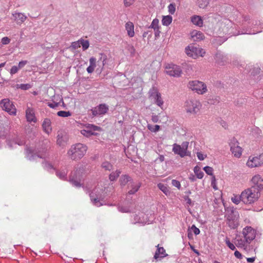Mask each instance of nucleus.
<instances>
[{"label":"nucleus","mask_w":263,"mask_h":263,"mask_svg":"<svg viewBox=\"0 0 263 263\" xmlns=\"http://www.w3.org/2000/svg\"><path fill=\"white\" fill-rule=\"evenodd\" d=\"M231 201L236 204H239L240 201H241V194L240 195H234L231 198Z\"/></svg>","instance_id":"obj_47"},{"label":"nucleus","mask_w":263,"mask_h":263,"mask_svg":"<svg viewBox=\"0 0 263 263\" xmlns=\"http://www.w3.org/2000/svg\"><path fill=\"white\" fill-rule=\"evenodd\" d=\"M158 187L160 190L165 195H168L170 194V190L166 184L159 183L157 184Z\"/></svg>","instance_id":"obj_38"},{"label":"nucleus","mask_w":263,"mask_h":263,"mask_svg":"<svg viewBox=\"0 0 263 263\" xmlns=\"http://www.w3.org/2000/svg\"><path fill=\"white\" fill-rule=\"evenodd\" d=\"M187 146L188 142L183 143L182 146L175 143L173 145L172 151L175 154H177L182 158L188 155L187 152Z\"/></svg>","instance_id":"obj_17"},{"label":"nucleus","mask_w":263,"mask_h":263,"mask_svg":"<svg viewBox=\"0 0 263 263\" xmlns=\"http://www.w3.org/2000/svg\"><path fill=\"white\" fill-rule=\"evenodd\" d=\"M242 234L244 238L250 243L255 239L256 236L255 230L251 227H245L242 230Z\"/></svg>","instance_id":"obj_20"},{"label":"nucleus","mask_w":263,"mask_h":263,"mask_svg":"<svg viewBox=\"0 0 263 263\" xmlns=\"http://www.w3.org/2000/svg\"><path fill=\"white\" fill-rule=\"evenodd\" d=\"M136 0H123L124 5L125 7H129L133 5Z\"/></svg>","instance_id":"obj_59"},{"label":"nucleus","mask_w":263,"mask_h":263,"mask_svg":"<svg viewBox=\"0 0 263 263\" xmlns=\"http://www.w3.org/2000/svg\"><path fill=\"white\" fill-rule=\"evenodd\" d=\"M17 87L22 90H27L31 87V85L29 84H21L17 85Z\"/></svg>","instance_id":"obj_53"},{"label":"nucleus","mask_w":263,"mask_h":263,"mask_svg":"<svg viewBox=\"0 0 263 263\" xmlns=\"http://www.w3.org/2000/svg\"><path fill=\"white\" fill-rule=\"evenodd\" d=\"M81 47L80 40L76 42H72L71 45V47H72L74 49H78V48Z\"/></svg>","instance_id":"obj_56"},{"label":"nucleus","mask_w":263,"mask_h":263,"mask_svg":"<svg viewBox=\"0 0 263 263\" xmlns=\"http://www.w3.org/2000/svg\"><path fill=\"white\" fill-rule=\"evenodd\" d=\"M246 165L250 168L259 167L257 157L256 156H250L246 163Z\"/></svg>","instance_id":"obj_26"},{"label":"nucleus","mask_w":263,"mask_h":263,"mask_svg":"<svg viewBox=\"0 0 263 263\" xmlns=\"http://www.w3.org/2000/svg\"><path fill=\"white\" fill-rule=\"evenodd\" d=\"M0 106L3 110L10 115H15L16 109L13 103L8 99H3L0 102Z\"/></svg>","instance_id":"obj_13"},{"label":"nucleus","mask_w":263,"mask_h":263,"mask_svg":"<svg viewBox=\"0 0 263 263\" xmlns=\"http://www.w3.org/2000/svg\"><path fill=\"white\" fill-rule=\"evenodd\" d=\"M101 167L105 171H110L112 170L113 166L110 162L108 161H104L102 162L101 164Z\"/></svg>","instance_id":"obj_43"},{"label":"nucleus","mask_w":263,"mask_h":263,"mask_svg":"<svg viewBox=\"0 0 263 263\" xmlns=\"http://www.w3.org/2000/svg\"><path fill=\"white\" fill-rule=\"evenodd\" d=\"M238 25L234 24L230 20L227 18H221L216 23L214 27V31L219 35H226L228 36L238 35L240 34H254L262 31L261 30L239 31L237 30Z\"/></svg>","instance_id":"obj_1"},{"label":"nucleus","mask_w":263,"mask_h":263,"mask_svg":"<svg viewBox=\"0 0 263 263\" xmlns=\"http://www.w3.org/2000/svg\"><path fill=\"white\" fill-rule=\"evenodd\" d=\"M191 22L193 25L201 27L203 25V17L200 15H194L191 17Z\"/></svg>","instance_id":"obj_27"},{"label":"nucleus","mask_w":263,"mask_h":263,"mask_svg":"<svg viewBox=\"0 0 263 263\" xmlns=\"http://www.w3.org/2000/svg\"><path fill=\"white\" fill-rule=\"evenodd\" d=\"M100 57L98 61V67L97 70L101 72L103 70L105 65L107 64V57L105 54L103 53H100Z\"/></svg>","instance_id":"obj_23"},{"label":"nucleus","mask_w":263,"mask_h":263,"mask_svg":"<svg viewBox=\"0 0 263 263\" xmlns=\"http://www.w3.org/2000/svg\"><path fill=\"white\" fill-rule=\"evenodd\" d=\"M57 143L60 146H65L67 143L66 138L63 137L61 135L58 134L57 136Z\"/></svg>","instance_id":"obj_36"},{"label":"nucleus","mask_w":263,"mask_h":263,"mask_svg":"<svg viewBox=\"0 0 263 263\" xmlns=\"http://www.w3.org/2000/svg\"><path fill=\"white\" fill-rule=\"evenodd\" d=\"M190 230L192 231L196 235H198L200 232V230L198 228H197L195 225H193L190 228Z\"/></svg>","instance_id":"obj_58"},{"label":"nucleus","mask_w":263,"mask_h":263,"mask_svg":"<svg viewBox=\"0 0 263 263\" xmlns=\"http://www.w3.org/2000/svg\"><path fill=\"white\" fill-rule=\"evenodd\" d=\"M14 20L17 24H21L23 23L27 19V16L24 13L21 12H15L12 13Z\"/></svg>","instance_id":"obj_25"},{"label":"nucleus","mask_w":263,"mask_h":263,"mask_svg":"<svg viewBox=\"0 0 263 263\" xmlns=\"http://www.w3.org/2000/svg\"><path fill=\"white\" fill-rule=\"evenodd\" d=\"M141 186V183L139 182H135L133 180L128 184V194L133 195L135 194Z\"/></svg>","instance_id":"obj_22"},{"label":"nucleus","mask_w":263,"mask_h":263,"mask_svg":"<svg viewBox=\"0 0 263 263\" xmlns=\"http://www.w3.org/2000/svg\"><path fill=\"white\" fill-rule=\"evenodd\" d=\"M165 72L171 77H180L182 74V69L180 66L173 63H168L166 64Z\"/></svg>","instance_id":"obj_11"},{"label":"nucleus","mask_w":263,"mask_h":263,"mask_svg":"<svg viewBox=\"0 0 263 263\" xmlns=\"http://www.w3.org/2000/svg\"><path fill=\"white\" fill-rule=\"evenodd\" d=\"M108 110V107L105 104H101L92 108L91 111L93 116H102L105 115Z\"/></svg>","instance_id":"obj_18"},{"label":"nucleus","mask_w":263,"mask_h":263,"mask_svg":"<svg viewBox=\"0 0 263 263\" xmlns=\"http://www.w3.org/2000/svg\"><path fill=\"white\" fill-rule=\"evenodd\" d=\"M184 107L187 114L196 115L201 109L202 104L199 100L195 98H191L185 102Z\"/></svg>","instance_id":"obj_7"},{"label":"nucleus","mask_w":263,"mask_h":263,"mask_svg":"<svg viewBox=\"0 0 263 263\" xmlns=\"http://www.w3.org/2000/svg\"><path fill=\"white\" fill-rule=\"evenodd\" d=\"M149 97L151 100H153L154 102L159 107L162 108L163 105V101L161 98L160 93L159 92L157 88L153 87L148 92Z\"/></svg>","instance_id":"obj_12"},{"label":"nucleus","mask_w":263,"mask_h":263,"mask_svg":"<svg viewBox=\"0 0 263 263\" xmlns=\"http://www.w3.org/2000/svg\"><path fill=\"white\" fill-rule=\"evenodd\" d=\"M149 28L156 29L159 28V20L157 18H155L153 20L152 24Z\"/></svg>","instance_id":"obj_50"},{"label":"nucleus","mask_w":263,"mask_h":263,"mask_svg":"<svg viewBox=\"0 0 263 263\" xmlns=\"http://www.w3.org/2000/svg\"><path fill=\"white\" fill-rule=\"evenodd\" d=\"M252 24V25H257V23H256L255 24H254V22H250V18L249 16H245L243 17V23H242V25L243 26V27H246V26H248V25H249L250 24Z\"/></svg>","instance_id":"obj_48"},{"label":"nucleus","mask_w":263,"mask_h":263,"mask_svg":"<svg viewBox=\"0 0 263 263\" xmlns=\"http://www.w3.org/2000/svg\"><path fill=\"white\" fill-rule=\"evenodd\" d=\"M26 155L30 160H33L35 159L36 157L46 159L47 158L48 154L46 149L43 150L42 152L38 151L36 153H34L31 149L28 148L26 149Z\"/></svg>","instance_id":"obj_15"},{"label":"nucleus","mask_w":263,"mask_h":263,"mask_svg":"<svg viewBox=\"0 0 263 263\" xmlns=\"http://www.w3.org/2000/svg\"><path fill=\"white\" fill-rule=\"evenodd\" d=\"M132 180V178L129 176L126 175H122L120 178V185L122 186H124L126 184L128 185V183Z\"/></svg>","instance_id":"obj_34"},{"label":"nucleus","mask_w":263,"mask_h":263,"mask_svg":"<svg viewBox=\"0 0 263 263\" xmlns=\"http://www.w3.org/2000/svg\"><path fill=\"white\" fill-rule=\"evenodd\" d=\"M89 65L87 68L86 70L88 73H92L95 68L97 67V59L96 58L92 57L89 60Z\"/></svg>","instance_id":"obj_30"},{"label":"nucleus","mask_w":263,"mask_h":263,"mask_svg":"<svg viewBox=\"0 0 263 263\" xmlns=\"http://www.w3.org/2000/svg\"><path fill=\"white\" fill-rule=\"evenodd\" d=\"M43 166L44 169L50 172H52L55 170V168L53 166L47 161H45L43 163Z\"/></svg>","instance_id":"obj_40"},{"label":"nucleus","mask_w":263,"mask_h":263,"mask_svg":"<svg viewBox=\"0 0 263 263\" xmlns=\"http://www.w3.org/2000/svg\"><path fill=\"white\" fill-rule=\"evenodd\" d=\"M57 115L59 117H67L71 115V113L69 111H59L58 112Z\"/></svg>","instance_id":"obj_49"},{"label":"nucleus","mask_w":263,"mask_h":263,"mask_svg":"<svg viewBox=\"0 0 263 263\" xmlns=\"http://www.w3.org/2000/svg\"><path fill=\"white\" fill-rule=\"evenodd\" d=\"M67 174V170L66 168H63L56 172L57 176L62 180H66Z\"/></svg>","instance_id":"obj_35"},{"label":"nucleus","mask_w":263,"mask_h":263,"mask_svg":"<svg viewBox=\"0 0 263 263\" xmlns=\"http://www.w3.org/2000/svg\"><path fill=\"white\" fill-rule=\"evenodd\" d=\"M187 87L191 90L201 95L205 94L208 91L206 84L199 80L190 81Z\"/></svg>","instance_id":"obj_8"},{"label":"nucleus","mask_w":263,"mask_h":263,"mask_svg":"<svg viewBox=\"0 0 263 263\" xmlns=\"http://www.w3.org/2000/svg\"><path fill=\"white\" fill-rule=\"evenodd\" d=\"M147 127L149 130L151 132L157 133L158 132L160 129V126L158 125H152L150 124H148Z\"/></svg>","instance_id":"obj_44"},{"label":"nucleus","mask_w":263,"mask_h":263,"mask_svg":"<svg viewBox=\"0 0 263 263\" xmlns=\"http://www.w3.org/2000/svg\"><path fill=\"white\" fill-rule=\"evenodd\" d=\"M172 184L174 186L176 187L178 189L180 190L181 189V184L179 181L173 179L172 181Z\"/></svg>","instance_id":"obj_57"},{"label":"nucleus","mask_w":263,"mask_h":263,"mask_svg":"<svg viewBox=\"0 0 263 263\" xmlns=\"http://www.w3.org/2000/svg\"><path fill=\"white\" fill-rule=\"evenodd\" d=\"M226 57L221 52H217L215 54V59L219 63H223L225 61Z\"/></svg>","instance_id":"obj_42"},{"label":"nucleus","mask_w":263,"mask_h":263,"mask_svg":"<svg viewBox=\"0 0 263 263\" xmlns=\"http://www.w3.org/2000/svg\"><path fill=\"white\" fill-rule=\"evenodd\" d=\"M135 223H141L142 224H148L149 220L148 219L147 215L143 212H139L138 214L136 215L134 217Z\"/></svg>","instance_id":"obj_21"},{"label":"nucleus","mask_w":263,"mask_h":263,"mask_svg":"<svg viewBox=\"0 0 263 263\" xmlns=\"http://www.w3.org/2000/svg\"><path fill=\"white\" fill-rule=\"evenodd\" d=\"M172 20L173 18L171 15L163 16L162 20V24L163 26H168L171 24Z\"/></svg>","instance_id":"obj_37"},{"label":"nucleus","mask_w":263,"mask_h":263,"mask_svg":"<svg viewBox=\"0 0 263 263\" xmlns=\"http://www.w3.org/2000/svg\"><path fill=\"white\" fill-rule=\"evenodd\" d=\"M10 124V121L9 119L5 116H0V144L4 143V142H7V145L10 148H13L15 147V145H22L25 144L24 140H22L18 138L13 140H5V127L8 126ZM2 146L0 145V148Z\"/></svg>","instance_id":"obj_2"},{"label":"nucleus","mask_w":263,"mask_h":263,"mask_svg":"<svg viewBox=\"0 0 263 263\" xmlns=\"http://www.w3.org/2000/svg\"><path fill=\"white\" fill-rule=\"evenodd\" d=\"M20 70L19 67H17V66H13L10 69L9 72L11 76H13V74H16L18 72V70Z\"/></svg>","instance_id":"obj_54"},{"label":"nucleus","mask_w":263,"mask_h":263,"mask_svg":"<svg viewBox=\"0 0 263 263\" xmlns=\"http://www.w3.org/2000/svg\"><path fill=\"white\" fill-rule=\"evenodd\" d=\"M234 243L238 248L245 250L247 249L248 245L250 243L245 238L243 239L240 237L236 238Z\"/></svg>","instance_id":"obj_24"},{"label":"nucleus","mask_w":263,"mask_h":263,"mask_svg":"<svg viewBox=\"0 0 263 263\" xmlns=\"http://www.w3.org/2000/svg\"><path fill=\"white\" fill-rule=\"evenodd\" d=\"M26 117L28 122H34L35 123L36 121L34 111L33 109L30 108H27L26 110Z\"/></svg>","instance_id":"obj_29"},{"label":"nucleus","mask_w":263,"mask_h":263,"mask_svg":"<svg viewBox=\"0 0 263 263\" xmlns=\"http://www.w3.org/2000/svg\"><path fill=\"white\" fill-rule=\"evenodd\" d=\"M260 193L254 187L248 188L241 192V201L246 204H251L256 202Z\"/></svg>","instance_id":"obj_4"},{"label":"nucleus","mask_w":263,"mask_h":263,"mask_svg":"<svg viewBox=\"0 0 263 263\" xmlns=\"http://www.w3.org/2000/svg\"><path fill=\"white\" fill-rule=\"evenodd\" d=\"M87 150L86 145L79 143L72 145L67 152L68 157L72 160H78L82 158Z\"/></svg>","instance_id":"obj_3"},{"label":"nucleus","mask_w":263,"mask_h":263,"mask_svg":"<svg viewBox=\"0 0 263 263\" xmlns=\"http://www.w3.org/2000/svg\"><path fill=\"white\" fill-rule=\"evenodd\" d=\"M225 242H226V243L227 245V246L231 250H235L236 248H235V245L233 243L231 242L230 240H229V239L228 238H226Z\"/></svg>","instance_id":"obj_51"},{"label":"nucleus","mask_w":263,"mask_h":263,"mask_svg":"<svg viewBox=\"0 0 263 263\" xmlns=\"http://www.w3.org/2000/svg\"><path fill=\"white\" fill-rule=\"evenodd\" d=\"M121 174L119 170H117L115 172H112L109 176V179L111 181L116 180Z\"/></svg>","instance_id":"obj_45"},{"label":"nucleus","mask_w":263,"mask_h":263,"mask_svg":"<svg viewBox=\"0 0 263 263\" xmlns=\"http://www.w3.org/2000/svg\"><path fill=\"white\" fill-rule=\"evenodd\" d=\"M28 63L27 61H21L18 63V65L17 66L18 67H19V69H21L23 67H24Z\"/></svg>","instance_id":"obj_63"},{"label":"nucleus","mask_w":263,"mask_h":263,"mask_svg":"<svg viewBox=\"0 0 263 263\" xmlns=\"http://www.w3.org/2000/svg\"><path fill=\"white\" fill-rule=\"evenodd\" d=\"M84 170L82 165H78L74 170L71 172L69 181L74 186L79 187L83 184L84 176Z\"/></svg>","instance_id":"obj_5"},{"label":"nucleus","mask_w":263,"mask_h":263,"mask_svg":"<svg viewBox=\"0 0 263 263\" xmlns=\"http://www.w3.org/2000/svg\"><path fill=\"white\" fill-rule=\"evenodd\" d=\"M80 45L82 47V49L84 51L87 49L89 46V42L88 40H85L82 38L80 39Z\"/></svg>","instance_id":"obj_46"},{"label":"nucleus","mask_w":263,"mask_h":263,"mask_svg":"<svg viewBox=\"0 0 263 263\" xmlns=\"http://www.w3.org/2000/svg\"><path fill=\"white\" fill-rule=\"evenodd\" d=\"M256 157H257L258 161L259 163V166L263 165V153Z\"/></svg>","instance_id":"obj_61"},{"label":"nucleus","mask_w":263,"mask_h":263,"mask_svg":"<svg viewBox=\"0 0 263 263\" xmlns=\"http://www.w3.org/2000/svg\"><path fill=\"white\" fill-rule=\"evenodd\" d=\"M185 52L188 57L193 59H196L199 57H203L205 53L203 49L193 44H190L186 47Z\"/></svg>","instance_id":"obj_10"},{"label":"nucleus","mask_w":263,"mask_h":263,"mask_svg":"<svg viewBox=\"0 0 263 263\" xmlns=\"http://www.w3.org/2000/svg\"><path fill=\"white\" fill-rule=\"evenodd\" d=\"M167 255L165 254V250L163 247H159V245L157 246V249L155 254L154 258L157 259L158 258H163Z\"/></svg>","instance_id":"obj_33"},{"label":"nucleus","mask_w":263,"mask_h":263,"mask_svg":"<svg viewBox=\"0 0 263 263\" xmlns=\"http://www.w3.org/2000/svg\"><path fill=\"white\" fill-rule=\"evenodd\" d=\"M203 170L205 172V173L209 175H213V169L212 167L206 166L203 167Z\"/></svg>","instance_id":"obj_55"},{"label":"nucleus","mask_w":263,"mask_h":263,"mask_svg":"<svg viewBox=\"0 0 263 263\" xmlns=\"http://www.w3.org/2000/svg\"><path fill=\"white\" fill-rule=\"evenodd\" d=\"M125 30L127 31V35L130 37H132L135 35V31H134V24L132 22H127L125 24Z\"/></svg>","instance_id":"obj_31"},{"label":"nucleus","mask_w":263,"mask_h":263,"mask_svg":"<svg viewBox=\"0 0 263 263\" xmlns=\"http://www.w3.org/2000/svg\"><path fill=\"white\" fill-rule=\"evenodd\" d=\"M252 185L251 187H254L257 191L260 192L263 191V178L260 175L257 174L254 175L251 179Z\"/></svg>","instance_id":"obj_19"},{"label":"nucleus","mask_w":263,"mask_h":263,"mask_svg":"<svg viewBox=\"0 0 263 263\" xmlns=\"http://www.w3.org/2000/svg\"><path fill=\"white\" fill-rule=\"evenodd\" d=\"M197 156L198 159L200 160H203L205 159V158L206 157V155H203V154H202L200 152H198L197 153Z\"/></svg>","instance_id":"obj_64"},{"label":"nucleus","mask_w":263,"mask_h":263,"mask_svg":"<svg viewBox=\"0 0 263 263\" xmlns=\"http://www.w3.org/2000/svg\"><path fill=\"white\" fill-rule=\"evenodd\" d=\"M42 127L44 132L47 134H49L52 130L50 120L47 118L45 119L43 123Z\"/></svg>","instance_id":"obj_32"},{"label":"nucleus","mask_w":263,"mask_h":263,"mask_svg":"<svg viewBox=\"0 0 263 263\" xmlns=\"http://www.w3.org/2000/svg\"><path fill=\"white\" fill-rule=\"evenodd\" d=\"M100 127L91 124H87L85 125V128L81 130V134L84 136L89 137L92 135H97V131H101Z\"/></svg>","instance_id":"obj_14"},{"label":"nucleus","mask_w":263,"mask_h":263,"mask_svg":"<svg viewBox=\"0 0 263 263\" xmlns=\"http://www.w3.org/2000/svg\"><path fill=\"white\" fill-rule=\"evenodd\" d=\"M226 214L227 223L232 229H235L239 226V215L238 211L233 207L227 209Z\"/></svg>","instance_id":"obj_6"},{"label":"nucleus","mask_w":263,"mask_h":263,"mask_svg":"<svg viewBox=\"0 0 263 263\" xmlns=\"http://www.w3.org/2000/svg\"><path fill=\"white\" fill-rule=\"evenodd\" d=\"M194 172L198 179H202L203 177L204 173L199 166H196L194 167Z\"/></svg>","instance_id":"obj_39"},{"label":"nucleus","mask_w":263,"mask_h":263,"mask_svg":"<svg viewBox=\"0 0 263 263\" xmlns=\"http://www.w3.org/2000/svg\"><path fill=\"white\" fill-rule=\"evenodd\" d=\"M191 36L195 42H199L204 39V35L202 32L194 30L191 32Z\"/></svg>","instance_id":"obj_28"},{"label":"nucleus","mask_w":263,"mask_h":263,"mask_svg":"<svg viewBox=\"0 0 263 263\" xmlns=\"http://www.w3.org/2000/svg\"><path fill=\"white\" fill-rule=\"evenodd\" d=\"M92 203L97 206H100L104 204L103 199L105 193L102 189L95 187L89 194Z\"/></svg>","instance_id":"obj_9"},{"label":"nucleus","mask_w":263,"mask_h":263,"mask_svg":"<svg viewBox=\"0 0 263 263\" xmlns=\"http://www.w3.org/2000/svg\"><path fill=\"white\" fill-rule=\"evenodd\" d=\"M119 211L123 213H127L130 212V210L126 206H119L118 208Z\"/></svg>","instance_id":"obj_60"},{"label":"nucleus","mask_w":263,"mask_h":263,"mask_svg":"<svg viewBox=\"0 0 263 263\" xmlns=\"http://www.w3.org/2000/svg\"><path fill=\"white\" fill-rule=\"evenodd\" d=\"M168 11L170 14H174L176 11L175 5L174 4H170L168 6Z\"/></svg>","instance_id":"obj_52"},{"label":"nucleus","mask_w":263,"mask_h":263,"mask_svg":"<svg viewBox=\"0 0 263 263\" xmlns=\"http://www.w3.org/2000/svg\"><path fill=\"white\" fill-rule=\"evenodd\" d=\"M209 4V0H197V5L200 8L205 9Z\"/></svg>","instance_id":"obj_41"},{"label":"nucleus","mask_w":263,"mask_h":263,"mask_svg":"<svg viewBox=\"0 0 263 263\" xmlns=\"http://www.w3.org/2000/svg\"><path fill=\"white\" fill-rule=\"evenodd\" d=\"M230 146L231 147V151L234 156L240 158L242 155V149L239 146V143L237 140L235 138L231 139L230 142Z\"/></svg>","instance_id":"obj_16"},{"label":"nucleus","mask_w":263,"mask_h":263,"mask_svg":"<svg viewBox=\"0 0 263 263\" xmlns=\"http://www.w3.org/2000/svg\"><path fill=\"white\" fill-rule=\"evenodd\" d=\"M10 42V40L8 37H4L2 39L1 42L3 45H7Z\"/></svg>","instance_id":"obj_62"}]
</instances>
